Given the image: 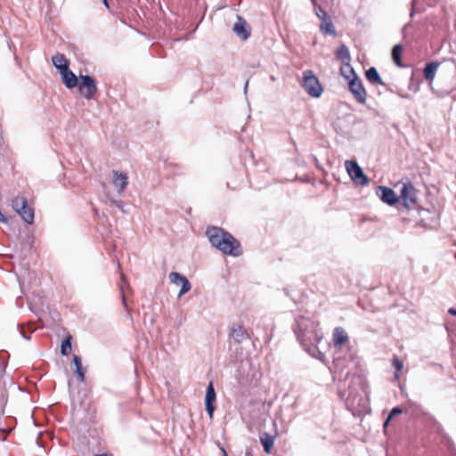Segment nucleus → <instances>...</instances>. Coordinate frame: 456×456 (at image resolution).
Instances as JSON below:
<instances>
[{
	"label": "nucleus",
	"mask_w": 456,
	"mask_h": 456,
	"mask_svg": "<svg viewBox=\"0 0 456 456\" xmlns=\"http://www.w3.org/2000/svg\"><path fill=\"white\" fill-rule=\"evenodd\" d=\"M365 77H366L367 80L372 85H376V84H379L382 86L384 85V82H383L381 77L379 76L377 69L374 67H370L369 69L366 70Z\"/></svg>",
	"instance_id": "21"
},
{
	"label": "nucleus",
	"mask_w": 456,
	"mask_h": 456,
	"mask_svg": "<svg viewBox=\"0 0 456 456\" xmlns=\"http://www.w3.org/2000/svg\"><path fill=\"white\" fill-rule=\"evenodd\" d=\"M215 402H216V392H215L213 382L210 381L207 387L206 397H205L206 411L210 418L213 417V412L215 411V404H214Z\"/></svg>",
	"instance_id": "14"
},
{
	"label": "nucleus",
	"mask_w": 456,
	"mask_h": 456,
	"mask_svg": "<svg viewBox=\"0 0 456 456\" xmlns=\"http://www.w3.org/2000/svg\"><path fill=\"white\" fill-rule=\"evenodd\" d=\"M60 74L61 76L62 82L67 88L71 89L77 86V77L69 68L61 71Z\"/></svg>",
	"instance_id": "18"
},
{
	"label": "nucleus",
	"mask_w": 456,
	"mask_h": 456,
	"mask_svg": "<svg viewBox=\"0 0 456 456\" xmlns=\"http://www.w3.org/2000/svg\"><path fill=\"white\" fill-rule=\"evenodd\" d=\"M403 412L402 409L399 408V407H395L392 409L388 418L387 419V420L385 421L384 423V426L386 427L388 423V421L395 416V415H397V414H401Z\"/></svg>",
	"instance_id": "29"
},
{
	"label": "nucleus",
	"mask_w": 456,
	"mask_h": 456,
	"mask_svg": "<svg viewBox=\"0 0 456 456\" xmlns=\"http://www.w3.org/2000/svg\"><path fill=\"white\" fill-rule=\"evenodd\" d=\"M354 385H349L348 393L340 392L341 398L346 400V403L348 409L358 411H363L367 407L366 398L359 393L357 387H362L363 383L359 376H354L352 379Z\"/></svg>",
	"instance_id": "3"
},
{
	"label": "nucleus",
	"mask_w": 456,
	"mask_h": 456,
	"mask_svg": "<svg viewBox=\"0 0 456 456\" xmlns=\"http://www.w3.org/2000/svg\"><path fill=\"white\" fill-rule=\"evenodd\" d=\"M302 87L312 97L318 98L323 91L322 86L312 70H305L303 73Z\"/></svg>",
	"instance_id": "5"
},
{
	"label": "nucleus",
	"mask_w": 456,
	"mask_h": 456,
	"mask_svg": "<svg viewBox=\"0 0 456 456\" xmlns=\"http://www.w3.org/2000/svg\"><path fill=\"white\" fill-rule=\"evenodd\" d=\"M448 313L452 315H456V309L455 308H450L448 310Z\"/></svg>",
	"instance_id": "35"
},
{
	"label": "nucleus",
	"mask_w": 456,
	"mask_h": 456,
	"mask_svg": "<svg viewBox=\"0 0 456 456\" xmlns=\"http://www.w3.org/2000/svg\"><path fill=\"white\" fill-rule=\"evenodd\" d=\"M71 337H66L61 345V354L64 356L68 355L71 352Z\"/></svg>",
	"instance_id": "27"
},
{
	"label": "nucleus",
	"mask_w": 456,
	"mask_h": 456,
	"mask_svg": "<svg viewBox=\"0 0 456 456\" xmlns=\"http://www.w3.org/2000/svg\"><path fill=\"white\" fill-rule=\"evenodd\" d=\"M455 257H456V254H455Z\"/></svg>",
	"instance_id": "43"
},
{
	"label": "nucleus",
	"mask_w": 456,
	"mask_h": 456,
	"mask_svg": "<svg viewBox=\"0 0 456 456\" xmlns=\"http://www.w3.org/2000/svg\"><path fill=\"white\" fill-rule=\"evenodd\" d=\"M75 374L77 376V379L80 381V382H84L85 380V370H83V368H77L75 370Z\"/></svg>",
	"instance_id": "31"
},
{
	"label": "nucleus",
	"mask_w": 456,
	"mask_h": 456,
	"mask_svg": "<svg viewBox=\"0 0 456 456\" xmlns=\"http://www.w3.org/2000/svg\"><path fill=\"white\" fill-rule=\"evenodd\" d=\"M114 179L112 181L114 186L117 188V191L119 194H121L126 187L128 184V177L126 173L119 171H113Z\"/></svg>",
	"instance_id": "17"
},
{
	"label": "nucleus",
	"mask_w": 456,
	"mask_h": 456,
	"mask_svg": "<svg viewBox=\"0 0 456 456\" xmlns=\"http://www.w3.org/2000/svg\"><path fill=\"white\" fill-rule=\"evenodd\" d=\"M120 289H121V294H122V301H123V304L126 305V298H125V295H124V286L123 285H121Z\"/></svg>",
	"instance_id": "34"
},
{
	"label": "nucleus",
	"mask_w": 456,
	"mask_h": 456,
	"mask_svg": "<svg viewBox=\"0 0 456 456\" xmlns=\"http://www.w3.org/2000/svg\"><path fill=\"white\" fill-rule=\"evenodd\" d=\"M206 235L212 247L224 255L239 256L242 254L240 243L230 232L217 226H210Z\"/></svg>",
	"instance_id": "2"
},
{
	"label": "nucleus",
	"mask_w": 456,
	"mask_h": 456,
	"mask_svg": "<svg viewBox=\"0 0 456 456\" xmlns=\"http://www.w3.org/2000/svg\"><path fill=\"white\" fill-rule=\"evenodd\" d=\"M53 64L60 71V73L69 68V63L65 56L61 53H57L53 56Z\"/></svg>",
	"instance_id": "22"
},
{
	"label": "nucleus",
	"mask_w": 456,
	"mask_h": 456,
	"mask_svg": "<svg viewBox=\"0 0 456 456\" xmlns=\"http://www.w3.org/2000/svg\"><path fill=\"white\" fill-rule=\"evenodd\" d=\"M245 456H253V455H252L251 452L247 451L245 453Z\"/></svg>",
	"instance_id": "37"
},
{
	"label": "nucleus",
	"mask_w": 456,
	"mask_h": 456,
	"mask_svg": "<svg viewBox=\"0 0 456 456\" xmlns=\"http://www.w3.org/2000/svg\"><path fill=\"white\" fill-rule=\"evenodd\" d=\"M121 279L124 283H126V280L125 279V276L123 274L121 275Z\"/></svg>",
	"instance_id": "39"
},
{
	"label": "nucleus",
	"mask_w": 456,
	"mask_h": 456,
	"mask_svg": "<svg viewBox=\"0 0 456 456\" xmlns=\"http://www.w3.org/2000/svg\"><path fill=\"white\" fill-rule=\"evenodd\" d=\"M103 4L107 8H109V3L107 0H103Z\"/></svg>",
	"instance_id": "38"
},
{
	"label": "nucleus",
	"mask_w": 456,
	"mask_h": 456,
	"mask_svg": "<svg viewBox=\"0 0 456 456\" xmlns=\"http://www.w3.org/2000/svg\"><path fill=\"white\" fill-rule=\"evenodd\" d=\"M224 456H228L226 452L223 449Z\"/></svg>",
	"instance_id": "42"
},
{
	"label": "nucleus",
	"mask_w": 456,
	"mask_h": 456,
	"mask_svg": "<svg viewBox=\"0 0 456 456\" xmlns=\"http://www.w3.org/2000/svg\"><path fill=\"white\" fill-rule=\"evenodd\" d=\"M232 30L241 40H247L250 37L249 26L246 20L240 15H237V20Z\"/></svg>",
	"instance_id": "12"
},
{
	"label": "nucleus",
	"mask_w": 456,
	"mask_h": 456,
	"mask_svg": "<svg viewBox=\"0 0 456 456\" xmlns=\"http://www.w3.org/2000/svg\"><path fill=\"white\" fill-rule=\"evenodd\" d=\"M94 456H111L108 453H102V454H95Z\"/></svg>",
	"instance_id": "36"
},
{
	"label": "nucleus",
	"mask_w": 456,
	"mask_h": 456,
	"mask_svg": "<svg viewBox=\"0 0 456 456\" xmlns=\"http://www.w3.org/2000/svg\"><path fill=\"white\" fill-rule=\"evenodd\" d=\"M333 344L335 347L341 346L344 343L348 341V336L346 330L341 327L335 328L333 331Z\"/></svg>",
	"instance_id": "19"
},
{
	"label": "nucleus",
	"mask_w": 456,
	"mask_h": 456,
	"mask_svg": "<svg viewBox=\"0 0 456 456\" xmlns=\"http://www.w3.org/2000/svg\"><path fill=\"white\" fill-rule=\"evenodd\" d=\"M170 281L176 285L181 286V289L178 293V297H181L183 295L190 291L191 286L189 280L183 274L177 272H172L169 274Z\"/></svg>",
	"instance_id": "11"
},
{
	"label": "nucleus",
	"mask_w": 456,
	"mask_h": 456,
	"mask_svg": "<svg viewBox=\"0 0 456 456\" xmlns=\"http://www.w3.org/2000/svg\"><path fill=\"white\" fill-rule=\"evenodd\" d=\"M230 336L236 343L239 344L249 338L248 333L240 324L232 325L231 328Z\"/></svg>",
	"instance_id": "15"
},
{
	"label": "nucleus",
	"mask_w": 456,
	"mask_h": 456,
	"mask_svg": "<svg viewBox=\"0 0 456 456\" xmlns=\"http://www.w3.org/2000/svg\"><path fill=\"white\" fill-rule=\"evenodd\" d=\"M320 30L324 35H336V29L330 16L321 20Z\"/></svg>",
	"instance_id": "20"
},
{
	"label": "nucleus",
	"mask_w": 456,
	"mask_h": 456,
	"mask_svg": "<svg viewBox=\"0 0 456 456\" xmlns=\"http://www.w3.org/2000/svg\"><path fill=\"white\" fill-rule=\"evenodd\" d=\"M111 202L119 209L123 210L124 204L121 200H111Z\"/></svg>",
	"instance_id": "33"
},
{
	"label": "nucleus",
	"mask_w": 456,
	"mask_h": 456,
	"mask_svg": "<svg viewBox=\"0 0 456 456\" xmlns=\"http://www.w3.org/2000/svg\"><path fill=\"white\" fill-rule=\"evenodd\" d=\"M377 193L380 200L389 206H394L398 202L399 199L395 191L389 187L379 186Z\"/></svg>",
	"instance_id": "13"
},
{
	"label": "nucleus",
	"mask_w": 456,
	"mask_h": 456,
	"mask_svg": "<svg viewBox=\"0 0 456 456\" xmlns=\"http://www.w3.org/2000/svg\"><path fill=\"white\" fill-rule=\"evenodd\" d=\"M440 66V62L432 61L426 64L423 73L426 81L428 83V86L432 87L434 79L436 77V74Z\"/></svg>",
	"instance_id": "16"
},
{
	"label": "nucleus",
	"mask_w": 456,
	"mask_h": 456,
	"mask_svg": "<svg viewBox=\"0 0 456 456\" xmlns=\"http://www.w3.org/2000/svg\"><path fill=\"white\" fill-rule=\"evenodd\" d=\"M350 365H354L353 355L349 354L347 356H341L340 354L337 352L333 360V366L330 370L335 375H339L346 369H349Z\"/></svg>",
	"instance_id": "10"
},
{
	"label": "nucleus",
	"mask_w": 456,
	"mask_h": 456,
	"mask_svg": "<svg viewBox=\"0 0 456 456\" xmlns=\"http://www.w3.org/2000/svg\"><path fill=\"white\" fill-rule=\"evenodd\" d=\"M314 12L316 14V16L322 20V19H325L327 17H329V14L327 13V12L325 10H323L320 5H318L317 4H314Z\"/></svg>",
	"instance_id": "28"
},
{
	"label": "nucleus",
	"mask_w": 456,
	"mask_h": 456,
	"mask_svg": "<svg viewBox=\"0 0 456 456\" xmlns=\"http://www.w3.org/2000/svg\"><path fill=\"white\" fill-rule=\"evenodd\" d=\"M77 86L80 94L86 100L93 99L97 92L96 82L89 75H81Z\"/></svg>",
	"instance_id": "6"
},
{
	"label": "nucleus",
	"mask_w": 456,
	"mask_h": 456,
	"mask_svg": "<svg viewBox=\"0 0 456 456\" xmlns=\"http://www.w3.org/2000/svg\"><path fill=\"white\" fill-rule=\"evenodd\" d=\"M402 51L403 47L401 45H395L392 49V58L395 65L398 67H403L401 59Z\"/></svg>",
	"instance_id": "26"
},
{
	"label": "nucleus",
	"mask_w": 456,
	"mask_h": 456,
	"mask_svg": "<svg viewBox=\"0 0 456 456\" xmlns=\"http://www.w3.org/2000/svg\"><path fill=\"white\" fill-rule=\"evenodd\" d=\"M336 56L338 59L342 61V63L350 62L351 57L350 53L345 45H341L336 50Z\"/></svg>",
	"instance_id": "24"
},
{
	"label": "nucleus",
	"mask_w": 456,
	"mask_h": 456,
	"mask_svg": "<svg viewBox=\"0 0 456 456\" xmlns=\"http://www.w3.org/2000/svg\"><path fill=\"white\" fill-rule=\"evenodd\" d=\"M73 363H74L76 369L82 367L80 357L77 355L73 356Z\"/></svg>",
	"instance_id": "32"
},
{
	"label": "nucleus",
	"mask_w": 456,
	"mask_h": 456,
	"mask_svg": "<svg viewBox=\"0 0 456 456\" xmlns=\"http://www.w3.org/2000/svg\"><path fill=\"white\" fill-rule=\"evenodd\" d=\"M261 444L264 447V450L266 453H270L271 449L274 443V437L271 436L267 433H265L263 436H260Z\"/></svg>",
	"instance_id": "25"
},
{
	"label": "nucleus",
	"mask_w": 456,
	"mask_h": 456,
	"mask_svg": "<svg viewBox=\"0 0 456 456\" xmlns=\"http://www.w3.org/2000/svg\"><path fill=\"white\" fill-rule=\"evenodd\" d=\"M348 88L357 102L365 104L367 92L359 77H354L350 79L348 82Z\"/></svg>",
	"instance_id": "8"
},
{
	"label": "nucleus",
	"mask_w": 456,
	"mask_h": 456,
	"mask_svg": "<svg viewBox=\"0 0 456 456\" xmlns=\"http://www.w3.org/2000/svg\"><path fill=\"white\" fill-rule=\"evenodd\" d=\"M340 74L348 82L350 81V79H352V77H358L354 68L351 66L350 62H346L342 64V66L340 67Z\"/></svg>",
	"instance_id": "23"
},
{
	"label": "nucleus",
	"mask_w": 456,
	"mask_h": 456,
	"mask_svg": "<svg viewBox=\"0 0 456 456\" xmlns=\"http://www.w3.org/2000/svg\"><path fill=\"white\" fill-rule=\"evenodd\" d=\"M293 330L302 347L310 355L321 361L324 360V354L317 347L318 343L322 338L317 322L308 316H298L295 320Z\"/></svg>",
	"instance_id": "1"
},
{
	"label": "nucleus",
	"mask_w": 456,
	"mask_h": 456,
	"mask_svg": "<svg viewBox=\"0 0 456 456\" xmlns=\"http://www.w3.org/2000/svg\"><path fill=\"white\" fill-rule=\"evenodd\" d=\"M248 82L247 81V82H246V84H245V86H244V90H245V92H246V91H247V89H248Z\"/></svg>",
	"instance_id": "40"
},
{
	"label": "nucleus",
	"mask_w": 456,
	"mask_h": 456,
	"mask_svg": "<svg viewBox=\"0 0 456 456\" xmlns=\"http://www.w3.org/2000/svg\"><path fill=\"white\" fill-rule=\"evenodd\" d=\"M12 208L26 224H33L35 218L34 208L28 205V200L24 196H16L12 200Z\"/></svg>",
	"instance_id": "4"
},
{
	"label": "nucleus",
	"mask_w": 456,
	"mask_h": 456,
	"mask_svg": "<svg viewBox=\"0 0 456 456\" xmlns=\"http://www.w3.org/2000/svg\"><path fill=\"white\" fill-rule=\"evenodd\" d=\"M400 197L407 208H411L417 205V190L411 183H403Z\"/></svg>",
	"instance_id": "9"
},
{
	"label": "nucleus",
	"mask_w": 456,
	"mask_h": 456,
	"mask_svg": "<svg viewBox=\"0 0 456 456\" xmlns=\"http://www.w3.org/2000/svg\"><path fill=\"white\" fill-rule=\"evenodd\" d=\"M346 168L351 179L357 184L367 185L369 183L368 177L364 175L362 167L354 160H346Z\"/></svg>",
	"instance_id": "7"
},
{
	"label": "nucleus",
	"mask_w": 456,
	"mask_h": 456,
	"mask_svg": "<svg viewBox=\"0 0 456 456\" xmlns=\"http://www.w3.org/2000/svg\"><path fill=\"white\" fill-rule=\"evenodd\" d=\"M392 365L395 367V369L397 371L402 370V369H403V362H402V361H400L397 357H394V358H393Z\"/></svg>",
	"instance_id": "30"
},
{
	"label": "nucleus",
	"mask_w": 456,
	"mask_h": 456,
	"mask_svg": "<svg viewBox=\"0 0 456 456\" xmlns=\"http://www.w3.org/2000/svg\"><path fill=\"white\" fill-rule=\"evenodd\" d=\"M349 374H350V371H349V370H348V371H346V379H347V378H348Z\"/></svg>",
	"instance_id": "41"
}]
</instances>
